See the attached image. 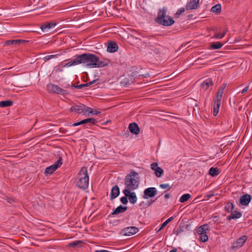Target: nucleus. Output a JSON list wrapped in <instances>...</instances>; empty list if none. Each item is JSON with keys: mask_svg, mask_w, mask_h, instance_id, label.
I'll use <instances>...</instances> for the list:
<instances>
[{"mask_svg": "<svg viewBox=\"0 0 252 252\" xmlns=\"http://www.w3.org/2000/svg\"><path fill=\"white\" fill-rule=\"evenodd\" d=\"M63 164V159L61 157L59 158L58 160L53 164L46 167L45 169L44 173L51 175L58 168Z\"/></svg>", "mask_w": 252, "mask_h": 252, "instance_id": "6", "label": "nucleus"}, {"mask_svg": "<svg viewBox=\"0 0 252 252\" xmlns=\"http://www.w3.org/2000/svg\"><path fill=\"white\" fill-rule=\"evenodd\" d=\"M127 207L126 206H123L120 205L116 208L113 212L111 214V215H117L121 213H123L126 211Z\"/></svg>", "mask_w": 252, "mask_h": 252, "instance_id": "21", "label": "nucleus"}, {"mask_svg": "<svg viewBox=\"0 0 252 252\" xmlns=\"http://www.w3.org/2000/svg\"><path fill=\"white\" fill-rule=\"evenodd\" d=\"M128 129L130 132L133 134L137 135L140 132L139 127L135 123L130 124L128 126Z\"/></svg>", "mask_w": 252, "mask_h": 252, "instance_id": "16", "label": "nucleus"}, {"mask_svg": "<svg viewBox=\"0 0 252 252\" xmlns=\"http://www.w3.org/2000/svg\"><path fill=\"white\" fill-rule=\"evenodd\" d=\"M152 46H153L152 45H149L148 47L150 48V47H152Z\"/></svg>", "mask_w": 252, "mask_h": 252, "instance_id": "53", "label": "nucleus"}, {"mask_svg": "<svg viewBox=\"0 0 252 252\" xmlns=\"http://www.w3.org/2000/svg\"><path fill=\"white\" fill-rule=\"evenodd\" d=\"M166 13L167 9L166 8H160L158 10V16L155 19V22L159 25L166 27L173 25L175 21L171 17L166 16Z\"/></svg>", "mask_w": 252, "mask_h": 252, "instance_id": "3", "label": "nucleus"}, {"mask_svg": "<svg viewBox=\"0 0 252 252\" xmlns=\"http://www.w3.org/2000/svg\"><path fill=\"white\" fill-rule=\"evenodd\" d=\"M93 113H92V114L94 115H97L98 114H99V113H100V112L99 111H97V110H93Z\"/></svg>", "mask_w": 252, "mask_h": 252, "instance_id": "43", "label": "nucleus"}, {"mask_svg": "<svg viewBox=\"0 0 252 252\" xmlns=\"http://www.w3.org/2000/svg\"><path fill=\"white\" fill-rule=\"evenodd\" d=\"M200 240L202 242H205L208 240V236L207 234H204L200 235Z\"/></svg>", "mask_w": 252, "mask_h": 252, "instance_id": "36", "label": "nucleus"}, {"mask_svg": "<svg viewBox=\"0 0 252 252\" xmlns=\"http://www.w3.org/2000/svg\"><path fill=\"white\" fill-rule=\"evenodd\" d=\"M81 243V242L80 241H74V242H73L72 243H70L69 244V246L71 247H75L77 246L79 244H80Z\"/></svg>", "mask_w": 252, "mask_h": 252, "instance_id": "39", "label": "nucleus"}, {"mask_svg": "<svg viewBox=\"0 0 252 252\" xmlns=\"http://www.w3.org/2000/svg\"><path fill=\"white\" fill-rule=\"evenodd\" d=\"M56 25V23L54 22H46L41 26V29L42 31L45 32L47 29H50L54 28Z\"/></svg>", "mask_w": 252, "mask_h": 252, "instance_id": "22", "label": "nucleus"}, {"mask_svg": "<svg viewBox=\"0 0 252 252\" xmlns=\"http://www.w3.org/2000/svg\"><path fill=\"white\" fill-rule=\"evenodd\" d=\"M209 174L212 177H215L219 175V170L218 168L212 167L209 169Z\"/></svg>", "mask_w": 252, "mask_h": 252, "instance_id": "26", "label": "nucleus"}, {"mask_svg": "<svg viewBox=\"0 0 252 252\" xmlns=\"http://www.w3.org/2000/svg\"><path fill=\"white\" fill-rule=\"evenodd\" d=\"M120 194V189L117 185H115L112 187L111 193H110V199L113 200L118 196Z\"/></svg>", "mask_w": 252, "mask_h": 252, "instance_id": "18", "label": "nucleus"}, {"mask_svg": "<svg viewBox=\"0 0 252 252\" xmlns=\"http://www.w3.org/2000/svg\"><path fill=\"white\" fill-rule=\"evenodd\" d=\"M76 178L77 179L76 186L78 188L83 189L88 188L89 178L88 170L86 167L84 166L81 168L77 174Z\"/></svg>", "mask_w": 252, "mask_h": 252, "instance_id": "4", "label": "nucleus"}, {"mask_svg": "<svg viewBox=\"0 0 252 252\" xmlns=\"http://www.w3.org/2000/svg\"><path fill=\"white\" fill-rule=\"evenodd\" d=\"M132 190L124 189L123 192L126 197L128 198L130 202L135 204L137 201V197L134 192H131Z\"/></svg>", "mask_w": 252, "mask_h": 252, "instance_id": "8", "label": "nucleus"}, {"mask_svg": "<svg viewBox=\"0 0 252 252\" xmlns=\"http://www.w3.org/2000/svg\"><path fill=\"white\" fill-rule=\"evenodd\" d=\"M47 90L49 92L51 93H56L57 94H61L63 95L67 94L66 90H63L61 88L59 87L58 85L49 84L47 85Z\"/></svg>", "mask_w": 252, "mask_h": 252, "instance_id": "7", "label": "nucleus"}, {"mask_svg": "<svg viewBox=\"0 0 252 252\" xmlns=\"http://www.w3.org/2000/svg\"><path fill=\"white\" fill-rule=\"evenodd\" d=\"M213 196V194H209V195H208V197L210 198V197H212Z\"/></svg>", "mask_w": 252, "mask_h": 252, "instance_id": "52", "label": "nucleus"}, {"mask_svg": "<svg viewBox=\"0 0 252 252\" xmlns=\"http://www.w3.org/2000/svg\"><path fill=\"white\" fill-rule=\"evenodd\" d=\"M151 168L155 171V173L157 177H160L163 173V169L158 166V164L156 162H153L151 164Z\"/></svg>", "mask_w": 252, "mask_h": 252, "instance_id": "13", "label": "nucleus"}, {"mask_svg": "<svg viewBox=\"0 0 252 252\" xmlns=\"http://www.w3.org/2000/svg\"><path fill=\"white\" fill-rule=\"evenodd\" d=\"M249 86H247L245 88H244L243 89V90L241 91V93L242 94H244L245 93H246L249 89Z\"/></svg>", "mask_w": 252, "mask_h": 252, "instance_id": "44", "label": "nucleus"}, {"mask_svg": "<svg viewBox=\"0 0 252 252\" xmlns=\"http://www.w3.org/2000/svg\"><path fill=\"white\" fill-rule=\"evenodd\" d=\"M226 86V84H223L222 85V86H221L220 88H222V89H223V91H224V89L225 88Z\"/></svg>", "mask_w": 252, "mask_h": 252, "instance_id": "49", "label": "nucleus"}, {"mask_svg": "<svg viewBox=\"0 0 252 252\" xmlns=\"http://www.w3.org/2000/svg\"><path fill=\"white\" fill-rule=\"evenodd\" d=\"M247 240V237L244 235L241 237L238 238L236 242H234L232 246V249H235L241 247Z\"/></svg>", "mask_w": 252, "mask_h": 252, "instance_id": "11", "label": "nucleus"}, {"mask_svg": "<svg viewBox=\"0 0 252 252\" xmlns=\"http://www.w3.org/2000/svg\"><path fill=\"white\" fill-rule=\"evenodd\" d=\"M234 208V206L232 202H228L225 206V210L228 213L232 212Z\"/></svg>", "mask_w": 252, "mask_h": 252, "instance_id": "29", "label": "nucleus"}, {"mask_svg": "<svg viewBox=\"0 0 252 252\" xmlns=\"http://www.w3.org/2000/svg\"><path fill=\"white\" fill-rule=\"evenodd\" d=\"M221 10V5L219 4L213 6L211 8V11L213 12L218 13Z\"/></svg>", "mask_w": 252, "mask_h": 252, "instance_id": "32", "label": "nucleus"}, {"mask_svg": "<svg viewBox=\"0 0 252 252\" xmlns=\"http://www.w3.org/2000/svg\"><path fill=\"white\" fill-rule=\"evenodd\" d=\"M79 64L87 67H101L107 65L108 63L104 60L100 61L99 58L94 54L84 53L76 55L74 59L66 63L64 66L69 67Z\"/></svg>", "mask_w": 252, "mask_h": 252, "instance_id": "1", "label": "nucleus"}, {"mask_svg": "<svg viewBox=\"0 0 252 252\" xmlns=\"http://www.w3.org/2000/svg\"><path fill=\"white\" fill-rule=\"evenodd\" d=\"M184 11H185V8L184 7H181L178 10V11L176 13V15H177V16L180 15L182 13L184 12Z\"/></svg>", "mask_w": 252, "mask_h": 252, "instance_id": "41", "label": "nucleus"}, {"mask_svg": "<svg viewBox=\"0 0 252 252\" xmlns=\"http://www.w3.org/2000/svg\"><path fill=\"white\" fill-rule=\"evenodd\" d=\"M195 109H196V107H194V108H193V110H194H194H195Z\"/></svg>", "mask_w": 252, "mask_h": 252, "instance_id": "54", "label": "nucleus"}, {"mask_svg": "<svg viewBox=\"0 0 252 252\" xmlns=\"http://www.w3.org/2000/svg\"><path fill=\"white\" fill-rule=\"evenodd\" d=\"M159 187L162 189H166L167 191L171 189V187L168 184H160Z\"/></svg>", "mask_w": 252, "mask_h": 252, "instance_id": "37", "label": "nucleus"}, {"mask_svg": "<svg viewBox=\"0 0 252 252\" xmlns=\"http://www.w3.org/2000/svg\"><path fill=\"white\" fill-rule=\"evenodd\" d=\"M86 87H88L87 83L82 84L79 85H75L74 84H72L71 85L72 88H76V89H82V88Z\"/></svg>", "mask_w": 252, "mask_h": 252, "instance_id": "35", "label": "nucleus"}, {"mask_svg": "<svg viewBox=\"0 0 252 252\" xmlns=\"http://www.w3.org/2000/svg\"><path fill=\"white\" fill-rule=\"evenodd\" d=\"M169 252H177V250L176 249L171 250Z\"/></svg>", "mask_w": 252, "mask_h": 252, "instance_id": "50", "label": "nucleus"}, {"mask_svg": "<svg viewBox=\"0 0 252 252\" xmlns=\"http://www.w3.org/2000/svg\"><path fill=\"white\" fill-rule=\"evenodd\" d=\"M223 94V91L222 88H219L218 90L216 99L214 100V105L213 109V115L216 116L219 111L220 107L221 104V100L222 94Z\"/></svg>", "mask_w": 252, "mask_h": 252, "instance_id": "5", "label": "nucleus"}, {"mask_svg": "<svg viewBox=\"0 0 252 252\" xmlns=\"http://www.w3.org/2000/svg\"><path fill=\"white\" fill-rule=\"evenodd\" d=\"M251 200V196L250 194H246L241 196L240 198V203L242 205H248Z\"/></svg>", "mask_w": 252, "mask_h": 252, "instance_id": "17", "label": "nucleus"}, {"mask_svg": "<svg viewBox=\"0 0 252 252\" xmlns=\"http://www.w3.org/2000/svg\"><path fill=\"white\" fill-rule=\"evenodd\" d=\"M173 218L174 217H171L170 218H169L168 219H167L166 220H165L163 223H162L161 224V226L159 229V230H161L162 229H163L165 226L169 222H170L171 221H172L173 220Z\"/></svg>", "mask_w": 252, "mask_h": 252, "instance_id": "31", "label": "nucleus"}, {"mask_svg": "<svg viewBox=\"0 0 252 252\" xmlns=\"http://www.w3.org/2000/svg\"><path fill=\"white\" fill-rule=\"evenodd\" d=\"M24 42L25 40L21 39L9 40L6 41L5 44L7 46H9L12 44H18Z\"/></svg>", "mask_w": 252, "mask_h": 252, "instance_id": "25", "label": "nucleus"}, {"mask_svg": "<svg viewBox=\"0 0 252 252\" xmlns=\"http://www.w3.org/2000/svg\"><path fill=\"white\" fill-rule=\"evenodd\" d=\"M170 194L169 193H166L164 195V198L166 199L170 198Z\"/></svg>", "mask_w": 252, "mask_h": 252, "instance_id": "46", "label": "nucleus"}, {"mask_svg": "<svg viewBox=\"0 0 252 252\" xmlns=\"http://www.w3.org/2000/svg\"><path fill=\"white\" fill-rule=\"evenodd\" d=\"M95 252H109L108 251H106V250H100V251L97 250V251H95Z\"/></svg>", "mask_w": 252, "mask_h": 252, "instance_id": "48", "label": "nucleus"}, {"mask_svg": "<svg viewBox=\"0 0 252 252\" xmlns=\"http://www.w3.org/2000/svg\"><path fill=\"white\" fill-rule=\"evenodd\" d=\"M231 214L233 219H239L242 217V214L239 212H232Z\"/></svg>", "mask_w": 252, "mask_h": 252, "instance_id": "33", "label": "nucleus"}, {"mask_svg": "<svg viewBox=\"0 0 252 252\" xmlns=\"http://www.w3.org/2000/svg\"><path fill=\"white\" fill-rule=\"evenodd\" d=\"M223 46V44L220 42H213L211 45V48L213 49H218L221 48Z\"/></svg>", "mask_w": 252, "mask_h": 252, "instance_id": "28", "label": "nucleus"}, {"mask_svg": "<svg viewBox=\"0 0 252 252\" xmlns=\"http://www.w3.org/2000/svg\"><path fill=\"white\" fill-rule=\"evenodd\" d=\"M121 201L124 204H126L128 202L127 197L123 196L121 198Z\"/></svg>", "mask_w": 252, "mask_h": 252, "instance_id": "40", "label": "nucleus"}, {"mask_svg": "<svg viewBox=\"0 0 252 252\" xmlns=\"http://www.w3.org/2000/svg\"><path fill=\"white\" fill-rule=\"evenodd\" d=\"M199 4V0H192L189 2L186 5L187 10H192L197 9Z\"/></svg>", "mask_w": 252, "mask_h": 252, "instance_id": "15", "label": "nucleus"}, {"mask_svg": "<svg viewBox=\"0 0 252 252\" xmlns=\"http://www.w3.org/2000/svg\"><path fill=\"white\" fill-rule=\"evenodd\" d=\"M118 44L114 42H110L108 43L107 51L109 53H114L118 50Z\"/></svg>", "mask_w": 252, "mask_h": 252, "instance_id": "19", "label": "nucleus"}, {"mask_svg": "<svg viewBox=\"0 0 252 252\" xmlns=\"http://www.w3.org/2000/svg\"><path fill=\"white\" fill-rule=\"evenodd\" d=\"M233 219L231 214L227 217V220L230 221L231 220Z\"/></svg>", "mask_w": 252, "mask_h": 252, "instance_id": "47", "label": "nucleus"}, {"mask_svg": "<svg viewBox=\"0 0 252 252\" xmlns=\"http://www.w3.org/2000/svg\"><path fill=\"white\" fill-rule=\"evenodd\" d=\"M157 189L154 187H151L146 189L144 191L143 198L148 199L149 197H153L156 194Z\"/></svg>", "mask_w": 252, "mask_h": 252, "instance_id": "9", "label": "nucleus"}, {"mask_svg": "<svg viewBox=\"0 0 252 252\" xmlns=\"http://www.w3.org/2000/svg\"><path fill=\"white\" fill-rule=\"evenodd\" d=\"M97 121L94 118H87L79 122L75 123L72 124L73 126H76L83 124H87L89 126L95 124Z\"/></svg>", "mask_w": 252, "mask_h": 252, "instance_id": "10", "label": "nucleus"}, {"mask_svg": "<svg viewBox=\"0 0 252 252\" xmlns=\"http://www.w3.org/2000/svg\"><path fill=\"white\" fill-rule=\"evenodd\" d=\"M58 55H48L43 58V60L45 62L52 59H55L57 57Z\"/></svg>", "mask_w": 252, "mask_h": 252, "instance_id": "34", "label": "nucleus"}, {"mask_svg": "<svg viewBox=\"0 0 252 252\" xmlns=\"http://www.w3.org/2000/svg\"><path fill=\"white\" fill-rule=\"evenodd\" d=\"M191 196L189 193H186L183 194L180 198V202L183 203L188 201L190 198Z\"/></svg>", "mask_w": 252, "mask_h": 252, "instance_id": "30", "label": "nucleus"}, {"mask_svg": "<svg viewBox=\"0 0 252 252\" xmlns=\"http://www.w3.org/2000/svg\"><path fill=\"white\" fill-rule=\"evenodd\" d=\"M194 107H196V108L197 109H199V106H198V105L197 104H195Z\"/></svg>", "mask_w": 252, "mask_h": 252, "instance_id": "51", "label": "nucleus"}, {"mask_svg": "<svg viewBox=\"0 0 252 252\" xmlns=\"http://www.w3.org/2000/svg\"><path fill=\"white\" fill-rule=\"evenodd\" d=\"M93 109L92 108L85 106V108L84 109V114L86 113H89L92 114L93 113Z\"/></svg>", "mask_w": 252, "mask_h": 252, "instance_id": "38", "label": "nucleus"}, {"mask_svg": "<svg viewBox=\"0 0 252 252\" xmlns=\"http://www.w3.org/2000/svg\"><path fill=\"white\" fill-rule=\"evenodd\" d=\"M138 231V229L134 226H130L125 228L122 230V233L125 236H131L135 234Z\"/></svg>", "mask_w": 252, "mask_h": 252, "instance_id": "12", "label": "nucleus"}, {"mask_svg": "<svg viewBox=\"0 0 252 252\" xmlns=\"http://www.w3.org/2000/svg\"><path fill=\"white\" fill-rule=\"evenodd\" d=\"M213 85V84L211 79L208 78L202 82L201 87L203 90L206 91L208 90L210 87H212Z\"/></svg>", "mask_w": 252, "mask_h": 252, "instance_id": "20", "label": "nucleus"}, {"mask_svg": "<svg viewBox=\"0 0 252 252\" xmlns=\"http://www.w3.org/2000/svg\"><path fill=\"white\" fill-rule=\"evenodd\" d=\"M85 108V105L83 104H80V105H74L72 106L70 108V111L71 112H75L78 114L83 113L84 114V109Z\"/></svg>", "mask_w": 252, "mask_h": 252, "instance_id": "14", "label": "nucleus"}, {"mask_svg": "<svg viewBox=\"0 0 252 252\" xmlns=\"http://www.w3.org/2000/svg\"><path fill=\"white\" fill-rule=\"evenodd\" d=\"M96 81V80H93L92 81H90L89 83H87L88 87L91 86L92 84H93Z\"/></svg>", "mask_w": 252, "mask_h": 252, "instance_id": "45", "label": "nucleus"}, {"mask_svg": "<svg viewBox=\"0 0 252 252\" xmlns=\"http://www.w3.org/2000/svg\"><path fill=\"white\" fill-rule=\"evenodd\" d=\"M219 220V216H215L213 218L212 221L214 222H217Z\"/></svg>", "mask_w": 252, "mask_h": 252, "instance_id": "42", "label": "nucleus"}, {"mask_svg": "<svg viewBox=\"0 0 252 252\" xmlns=\"http://www.w3.org/2000/svg\"><path fill=\"white\" fill-rule=\"evenodd\" d=\"M139 183L140 176L138 173L132 170L125 177L126 189H125L134 190L138 188Z\"/></svg>", "mask_w": 252, "mask_h": 252, "instance_id": "2", "label": "nucleus"}, {"mask_svg": "<svg viewBox=\"0 0 252 252\" xmlns=\"http://www.w3.org/2000/svg\"><path fill=\"white\" fill-rule=\"evenodd\" d=\"M226 32V31H222L221 29H220L219 31L216 30L215 31L214 36L213 37V38H215L216 39H221L224 36Z\"/></svg>", "mask_w": 252, "mask_h": 252, "instance_id": "23", "label": "nucleus"}, {"mask_svg": "<svg viewBox=\"0 0 252 252\" xmlns=\"http://www.w3.org/2000/svg\"><path fill=\"white\" fill-rule=\"evenodd\" d=\"M208 230H209V228H208V225L204 224V225H201L200 226H199L197 228L196 232L198 234L201 235L206 234V231Z\"/></svg>", "mask_w": 252, "mask_h": 252, "instance_id": "24", "label": "nucleus"}, {"mask_svg": "<svg viewBox=\"0 0 252 252\" xmlns=\"http://www.w3.org/2000/svg\"><path fill=\"white\" fill-rule=\"evenodd\" d=\"M13 101L11 100H4L0 101V107H6L12 105Z\"/></svg>", "mask_w": 252, "mask_h": 252, "instance_id": "27", "label": "nucleus"}]
</instances>
